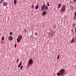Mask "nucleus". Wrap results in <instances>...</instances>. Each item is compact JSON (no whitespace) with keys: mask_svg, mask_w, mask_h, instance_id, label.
<instances>
[{"mask_svg":"<svg viewBox=\"0 0 76 76\" xmlns=\"http://www.w3.org/2000/svg\"><path fill=\"white\" fill-rule=\"evenodd\" d=\"M49 35L50 36H52L53 35L52 31H51L50 32V33L49 34Z\"/></svg>","mask_w":76,"mask_h":76,"instance_id":"9","label":"nucleus"},{"mask_svg":"<svg viewBox=\"0 0 76 76\" xmlns=\"http://www.w3.org/2000/svg\"><path fill=\"white\" fill-rule=\"evenodd\" d=\"M24 31L25 33H26V30H25Z\"/></svg>","mask_w":76,"mask_h":76,"instance_id":"27","label":"nucleus"},{"mask_svg":"<svg viewBox=\"0 0 76 76\" xmlns=\"http://www.w3.org/2000/svg\"><path fill=\"white\" fill-rule=\"evenodd\" d=\"M38 8H39V6L37 5L35 7V8L36 9H38Z\"/></svg>","mask_w":76,"mask_h":76,"instance_id":"16","label":"nucleus"},{"mask_svg":"<svg viewBox=\"0 0 76 76\" xmlns=\"http://www.w3.org/2000/svg\"><path fill=\"white\" fill-rule=\"evenodd\" d=\"M4 37H2L1 38V40L2 41H3L4 40Z\"/></svg>","mask_w":76,"mask_h":76,"instance_id":"20","label":"nucleus"},{"mask_svg":"<svg viewBox=\"0 0 76 76\" xmlns=\"http://www.w3.org/2000/svg\"><path fill=\"white\" fill-rule=\"evenodd\" d=\"M76 25V24L74 23V24H73L72 26L73 27H75Z\"/></svg>","mask_w":76,"mask_h":76,"instance_id":"21","label":"nucleus"},{"mask_svg":"<svg viewBox=\"0 0 76 76\" xmlns=\"http://www.w3.org/2000/svg\"><path fill=\"white\" fill-rule=\"evenodd\" d=\"M18 76H19V75H18Z\"/></svg>","mask_w":76,"mask_h":76,"instance_id":"42","label":"nucleus"},{"mask_svg":"<svg viewBox=\"0 0 76 76\" xmlns=\"http://www.w3.org/2000/svg\"><path fill=\"white\" fill-rule=\"evenodd\" d=\"M66 6L65 5H64L63 6H62L61 10L60 11V12L61 13H63V12H65L66 10Z\"/></svg>","mask_w":76,"mask_h":76,"instance_id":"1","label":"nucleus"},{"mask_svg":"<svg viewBox=\"0 0 76 76\" xmlns=\"http://www.w3.org/2000/svg\"><path fill=\"white\" fill-rule=\"evenodd\" d=\"M33 62V60L31 59L29 60L28 62L29 63V64H32Z\"/></svg>","mask_w":76,"mask_h":76,"instance_id":"5","label":"nucleus"},{"mask_svg":"<svg viewBox=\"0 0 76 76\" xmlns=\"http://www.w3.org/2000/svg\"><path fill=\"white\" fill-rule=\"evenodd\" d=\"M71 31H72V32H73V29H72Z\"/></svg>","mask_w":76,"mask_h":76,"instance_id":"34","label":"nucleus"},{"mask_svg":"<svg viewBox=\"0 0 76 76\" xmlns=\"http://www.w3.org/2000/svg\"><path fill=\"white\" fill-rule=\"evenodd\" d=\"M74 33H75L74 32H73V35H74Z\"/></svg>","mask_w":76,"mask_h":76,"instance_id":"35","label":"nucleus"},{"mask_svg":"<svg viewBox=\"0 0 76 76\" xmlns=\"http://www.w3.org/2000/svg\"><path fill=\"white\" fill-rule=\"evenodd\" d=\"M47 4L48 7V6H49L50 4H49V2H47Z\"/></svg>","mask_w":76,"mask_h":76,"instance_id":"18","label":"nucleus"},{"mask_svg":"<svg viewBox=\"0 0 76 76\" xmlns=\"http://www.w3.org/2000/svg\"><path fill=\"white\" fill-rule=\"evenodd\" d=\"M61 6V3H59V4H58V8H60Z\"/></svg>","mask_w":76,"mask_h":76,"instance_id":"12","label":"nucleus"},{"mask_svg":"<svg viewBox=\"0 0 76 76\" xmlns=\"http://www.w3.org/2000/svg\"><path fill=\"white\" fill-rule=\"evenodd\" d=\"M74 15H75V16H74V17H73V20H75V19H76V15L75 13L74 14Z\"/></svg>","mask_w":76,"mask_h":76,"instance_id":"13","label":"nucleus"},{"mask_svg":"<svg viewBox=\"0 0 76 76\" xmlns=\"http://www.w3.org/2000/svg\"><path fill=\"white\" fill-rule=\"evenodd\" d=\"M4 0H2V1H4Z\"/></svg>","mask_w":76,"mask_h":76,"instance_id":"40","label":"nucleus"},{"mask_svg":"<svg viewBox=\"0 0 76 76\" xmlns=\"http://www.w3.org/2000/svg\"><path fill=\"white\" fill-rule=\"evenodd\" d=\"M57 75H60V76H61V75H60V72H58L57 73Z\"/></svg>","mask_w":76,"mask_h":76,"instance_id":"19","label":"nucleus"},{"mask_svg":"<svg viewBox=\"0 0 76 76\" xmlns=\"http://www.w3.org/2000/svg\"><path fill=\"white\" fill-rule=\"evenodd\" d=\"M75 42H76V38H75Z\"/></svg>","mask_w":76,"mask_h":76,"instance_id":"31","label":"nucleus"},{"mask_svg":"<svg viewBox=\"0 0 76 76\" xmlns=\"http://www.w3.org/2000/svg\"><path fill=\"white\" fill-rule=\"evenodd\" d=\"M43 3H45V1H44Z\"/></svg>","mask_w":76,"mask_h":76,"instance_id":"39","label":"nucleus"},{"mask_svg":"<svg viewBox=\"0 0 76 76\" xmlns=\"http://www.w3.org/2000/svg\"><path fill=\"white\" fill-rule=\"evenodd\" d=\"M22 61H20V63L19 64V66H18V67H20L22 66Z\"/></svg>","mask_w":76,"mask_h":76,"instance_id":"8","label":"nucleus"},{"mask_svg":"<svg viewBox=\"0 0 76 76\" xmlns=\"http://www.w3.org/2000/svg\"><path fill=\"white\" fill-rule=\"evenodd\" d=\"M45 9L46 10H48V6L46 5H45Z\"/></svg>","mask_w":76,"mask_h":76,"instance_id":"6","label":"nucleus"},{"mask_svg":"<svg viewBox=\"0 0 76 76\" xmlns=\"http://www.w3.org/2000/svg\"><path fill=\"white\" fill-rule=\"evenodd\" d=\"M23 67V66H21V67L20 68V70H21V69H22Z\"/></svg>","mask_w":76,"mask_h":76,"instance_id":"25","label":"nucleus"},{"mask_svg":"<svg viewBox=\"0 0 76 76\" xmlns=\"http://www.w3.org/2000/svg\"><path fill=\"white\" fill-rule=\"evenodd\" d=\"M75 32H76V27L75 28Z\"/></svg>","mask_w":76,"mask_h":76,"instance_id":"32","label":"nucleus"},{"mask_svg":"<svg viewBox=\"0 0 76 76\" xmlns=\"http://www.w3.org/2000/svg\"><path fill=\"white\" fill-rule=\"evenodd\" d=\"M43 15L44 16H45L46 14V10H45V11L44 12H43Z\"/></svg>","mask_w":76,"mask_h":76,"instance_id":"7","label":"nucleus"},{"mask_svg":"<svg viewBox=\"0 0 76 76\" xmlns=\"http://www.w3.org/2000/svg\"><path fill=\"white\" fill-rule=\"evenodd\" d=\"M31 7L32 8V9H34V5H32Z\"/></svg>","mask_w":76,"mask_h":76,"instance_id":"24","label":"nucleus"},{"mask_svg":"<svg viewBox=\"0 0 76 76\" xmlns=\"http://www.w3.org/2000/svg\"><path fill=\"white\" fill-rule=\"evenodd\" d=\"M10 35H12V32H10Z\"/></svg>","mask_w":76,"mask_h":76,"instance_id":"28","label":"nucleus"},{"mask_svg":"<svg viewBox=\"0 0 76 76\" xmlns=\"http://www.w3.org/2000/svg\"><path fill=\"white\" fill-rule=\"evenodd\" d=\"M75 15H76V12H75Z\"/></svg>","mask_w":76,"mask_h":76,"instance_id":"38","label":"nucleus"},{"mask_svg":"<svg viewBox=\"0 0 76 76\" xmlns=\"http://www.w3.org/2000/svg\"><path fill=\"white\" fill-rule=\"evenodd\" d=\"M5 2H4V1H3V4L4 3H5Z\"/></svg>","mask_w":76,"mask_h":76,"instance_id":"37","label":"nucleus"},{"mask_svg":"<svg viewBox=\"0 0 76 76\" xmlns=\"http://www.w3.org/2000/svg\"><path fill=\"white\" fill-rule=\"evenodd\" d=\"M22 35H19L17 38V42L18 43H20V42L21 39L22 38Z\"/></svg>","mask_w":76,"mask_h":76,"instance_id":"2","label":"nucleus"},{"mask_svg":"<svg viewBox=\"0 0 76 76\" xmlns=\"http://www.w3.org/2000/svg\"><path fill=\"white\" fill-rule=\"evenodd\" d=\"M60 74H61V75L62 76V75H64V69H61L60 70Z\"/></svg>","mask_w":76,"mask_h":76,"instance_id":"3","label":"nucleus"},{"mask_svg":"<svg viewBox=\"0 0 76 76\" xmlns=\"http://www.w3.org/2000/svg\"><path fill=\"white\" fill-rule=\"evenodd\" d=\"M74 2H76V0H74Z\"/></svg>","mask_w":76,"mask_h":76,"instance_id":"33","label":"nucleus"},{"mask_svg":"<svg viewBox=\"0 0 76 76\" xmlns=\"http://www.w3.org/2000/svg\"><path fill=\"white\" fill-rule=\"evenodd\" d=\"M3 3V1L2 0H1V1H0V4H1V3Z\"/></svg>","mask_w":76,"mask_h":76,"instance_id":"30","label":"nucleus"},{"mask_svg":"<svg viewBox=\"0 0 76 76\" xmlns=\"http://www.w3.org/2000/svg\"><path fill=\"white\" fill-rule=\"evenodd\" d=\"M14 3L15 4H16V3H17V1H16V0H14Z\"/></svg>","mask_w":76,"mask_h":76,"instance_id":"17","label":"nucleus"},{"mask_svg":"<svg viewBox=\"0 0 76 76\" xmlns=\"http://www.w3.org/2000/svg\"><path fill=\"white\" fill-rule=\"evenodd\" d=\"M18 61H19V59H17V63H18Z\"/></svg>","mask_w":76,"mask_h":76,"instance_id":"26","label":"nucleus"},{"mask_svg":"<svg viewBox=\"0 0 76 76\" xmlns=\"http://www.w3.org/2000/svg\"><path fill=\"white\" fill-rule=\"evenodd\" d=\"M13 39L12 37V36H10V37L9 39L10 40H12Z\"/></svg>","mask_w":76,"mask_h":76,"instance_id":"14","label":"nucleus"},{"mask_svg":"<svg viewBox=\"0 0 76 76\" xmlns=\"http://www.w3.org/2000/svg\"><path fill=\"white\" fill-rule=\"evenodd\" d=\"M59 57H60V56H59V55H58V56L57 59H59Z\"/></svg>","mask_w":76,"mask_h":76,"instance_id":"23","label":"nucleus"},{"mask_svg":"<svg viewBox=\"0 0 76 76\" xmlns=\"http://www.w3.org/2000/svg\"><path fill=\"white\" fill-rule=\"evenodd\" d=\"M16 46H17L16 44H15V48H16Z\"/></svg>","mask_w":76,"mask_h":76,"instance_id":"29","label":"nucleus"},{"mask_svg":"<svg viewBox=\"0 0 76 76\" xmlns=\"http://www.w3.org/2000/svg\"><path fill=\"white\" fill-rule=\"evenodd\" d=\"M70 7L71 8L70 9L71 10H72L73 9V6L72 5H71V6H70Z\"/></svg>","mask_w":76,"mask_h":76,"instance_id":"11","label":"nucleus"},{"mask_svg":"<svg viewBox=\"0 0 76 76\" xmlns=\"http://www.w3.org/2000/svg\"><path fill=\"white\" fill-rule=\"evenodd\" d=\"M52 76H54V75H52Z\"/></svg>","mask_w":76,"mask_h":76,"instance_id":"41","label":"nucleus"},{"mask_svg":"<svg viewBox=\"0 0 76 76\" xmlns=\"http://www.w3.org/2000/svg\"><path fill=\"white\" fill-rule=\"evenodd\" d=\"M35 35H38V34L37 32H35Z\"/></svg>","mask_w":76,"mask_h":76,"instance_id":"22","label":"nucleus"},{"mask_svg":"<svg viewBox=\"0 0 76 76\" xmlns=\"http://www.w3.org/2000/svg\"><path fill=\"white\" fill-rule=\"evenodd\" d=\"M71 3V1H69V3Z\"/></svg>","mask_w":76,"mask_h":76,"instance_id":"36","label":"nucleus"},{"mask_svg":"<svg viewBox=\"0 0 76 76\" xmlns=\"http://www.w3.org/2000/svg\"><path fill=\"white\" fill-rule=\"evenodd\" d=\"M41 10L42 11H43L45 10V4H43V5L41 6Z\"/></svg>","mask_w":76,"mask_h":76,"instance_id":"4","label":"nucleus"},{"mask_svg":"<svg viewBox=\"0 0 76 76\" xmlns=\"http://www.w3.org/2000/svg\"><path fill=\"white\" fill-rule=\"evenodd\" d=\"M71 42H74V38H73L72 39L71 41Z\"/></svg>","mask_w":76,"mask_h":76,"instance_id":"15","label":"nucleus"},{"mask_svg":"<svg viewBox=\"0 0 76 76\" xmlns=\"http://www.w3.org/2000/svg\"><path fill=\"white\" fill-rule=\"evenodd\" d=\"M7 3L5 2L4 4H3V6H6V7H7Z\"/></svg>","mask_w":76,"mask_h":76,"instance_id":"10","label":"nucleus"}]
</instances>
